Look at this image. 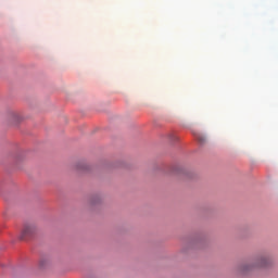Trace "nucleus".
I'll return each mask as SVG.
<instances>
[{
	"mask_svg": "<svg viewBox=\"0 0 278 278\" xmlns=\"http://www.w3.org/2000/svg\"><path fill=\"white\" fill-rule=\"evenodd\" d=\"M271 264L273 257L270 255H261L254 258L252 262L241 265L239 270L241 275H249V273H253V270H260V268H268V266Z\"/></svg>",
	"mask_w": 278,
	"mask_h": 278,
	"instance_id": "1",
	"label": "nucleus"
},
{
	"mask_svg": "<svg viewBox=\"0 0 278 278\" xmlns=\"http://www.w3.org/2000/svg\"><path fill=\"white\" fill-rule=\"evenodd\" d=\"M38 227L35 224H26L20 235V240H29L33 236H36Z\"/></svg>",
	"mask_w": 278,
	"mask_h": 278,
	"instance_id": "2",
	"label": "nucleus"
},
{
	"mask_svg": "<svg viewBox=\"0 0 278 278\" xmlns=\"http://www.w3.org/2000/svg\"><path fill=\"white\" fill-rule=\"evenodd\" d=\"M197 139L199 140V142H201L203 144V142H205V137L203 136H198Z\"/></svg>",
	"mask_w": 278,
	"mask_h": 278,
	"instance_id": "3",
	"label": "nucleus"
},
{
	"mask_svg": "<svg viewBox=\"0 0 278 278\" xmlns=\"http://www.w3.org/2000/svg\"><path fill=\"white\" fill-rule=\"evenodd\" d=\"M11 116H13V118H18V113L13 112L11 113Z\"/></svg>",
	"mask_w": 278,
	"mask_h": 278,
	"instance_id": "4",
	"label": "nucleus"
}]
</instances>
